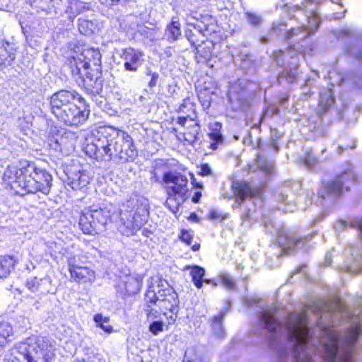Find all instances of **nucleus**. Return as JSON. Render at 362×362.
I'll list each match as a JSON object with an SVG mask.
<instances>
[{
	"label": "nucleus",
	"mask_w": 362,
	"mask_h": 362,
	"mask_svg": "<svg viewBox=\"0 0 362 362\" xmlns=\"http://www.w3.org/2000/svg\"><path fill=\"white\" fill-rule=\"evenodd\" d=\"M221 283L228 290H235L236 285L233 279L228 274H222L220 276Z\"/></svg>",
	"instance_id": "f704fd0d"
},
{
	"label": "nucleus",
	"mask_w": 362,
	"mask_h": 362,
	"mask_svg": "<svg viewBox=\"0 0 362 362\" xmlns=\"http://www.w3.org/2000/svg\"><path fill=\"white\" fill-rule=\"evenodd\" d=\"M232 187L233 189V194L235 197V201L233 207L238 209L247 197H252V192L249 185L243 182H234Z\"/></svg>",
	"instance_id": "6ab92c4d"
},
{
	"label": "nucleus",
	"mask_w": 362,
	"mask_h": 362,
	"mask_svg": "<svg viewBox=\"0 0 362 362\" xmlns=\"http://www.w3.org/2000/svg\"><path fill=\"white\" fill-rule=\"evenodd\" d=\"M244 302H245V304L247 306H252L253 305H255L256 303L255 300L247 299V298L245 299Z\"/></svg>",
	"instance_id": "bf43d9fd"
},
{
	"label": "nucleus",
	"mask_w": 362,
	"mask_h": 362,
	"mask_svg": "<svg viewBox=\"0 0 362 362\" xmlns=\"http://www.w3.org/2000/svg\"><path fill=\"white\" fill-rule=\"evenodd\" d=\"M334 251V249H332V250L329 251L325 257V267H329L332 262V252Z\"/></svg>",
	"instance_id": "09e8293b"
},
{
	"label": "nucleus",
	"mask_w": 362,
	"mask_h": 362,
	"mask_svg": "<svg viewBox=\"0 0 362 362\" xmlns=\"http://www.w3.org/2000/svg\"><path fill=\"white\" fill-rule=\"evenodd\" d=\"M259 167L261 168H262L265 172L268 173H272V171H273V168H274V165H273V163H269L268 164H263L262 163H261L260 161V156H259Z\"/></svg>",
	"instance_id": "a18cd8bd"
},
{
	"label": "nucleus",
	"mask_w": 362,
	"mask_h": 362,
	"mask_svg": "<svg viewBox=\"0 0 362 362\" xmlns=\"http://www.w3.org/2000/svg\"><path fill=\"white\" fill-rule=\"evenodd\" d=\"M350 54L355 58L359 60H362V50H359L357 52H355L354 50H351Z\"/></svg>",
	"instance_id": "5fc2aeb1"
},
{
	"label": "nucleus",
	"mask_w": 362,
	"mask_h": 362,
	"mask_svg": "<svg viewBox=\"0 0 362 362\" xmlns=\"http://www.w3.org/2000/svg\"><path fill=\"white\" fill-rule=\"evenodd\" d=\"M70 8L72 10L76 8V13H81L86 10H89V4L78 0H71Z\"/></svg>",
	"instance_id": "e433bc0d"
},
{
	"label": "nucleus",
	"mask_w": 362,
	"mask_h": 362,
	"mask_svg": "<svg viewBox=\"0 0 362 362\" xmlns=\"http://www.w3.org/2000/svg\"><path fill=\"white\" fill-rule=\"evenodd\" d=\"M187 107V103L185 100L179 107V111L185 112V109Z\"/></svg>",
	"instance_id": "e2e57ef3"
},
{
	"label": "nucleus",
	"mask_w": 362,
	"mask_h": 362,
	"mask_svg": "<svg viewBox=\"0 0 362 362\" xmlns=\"http://www.w3.org/2000/svg\"><path fill=\"white\" fill-rule=\"evenodd\" d=\"M362 294L357 296L356 305L360 307L362 309Z\"/></svg>",
	"instance_id": "680f3d73"
},
{
	"label": "nucleus",
	"mask_w": 362,
	"mask_h": 362,
	"mask_svg": "<svg viewBox=\"0 0 362 362\" xmlns=\"http://www.w3.org/2000/svg\"><path fill=\"white\" fill-rule=\"evenodd\" d=\"M334 99L331 89H325L320 93L318 114L321 116L334 103Z\"/></svg>",
	"instance_id": "a878e982"
},
{
	"label": "nucleus",
	"mask_w": 362,
	"mask_h": 362,
	"mask_svg": "<svg viewBox=\"0 0 362 362\" xmlns=\"http://www.w3.org/2000/svg\"><path fill=\"white\" fill-rule=\"evenodd\" d=\"M81 99L80 95L74 90H61L50 97L49 108L52 113L56 116L59 111L66 109Z\"/></svg>",
	"instance_id": "9b49d317"
},
{
	"label": "nucleus",
	"mask_w": 362,
	"mask_h": 362,
	"mask_svg": "<svg viewBox=\"0 0 362 362\" xmlns=\"http://www.w3.org/2000/svg\"><path fill=\"white\" fill-rule=\"evenodd\" d=\"M115 152L118 153L120 160L127 161L136 156V150L133 145L132 137L125 132L115 128Z\"/></svg>",
	"instance_id": "9d476101"
},
{
	"label": "nucleus",
	"mask_w": 362,
	"mask_h": 362,
	"mask_svg": "<svg viewBox=\"0 0 362 362\" xmlns=\"http://www.w3.org/2000/svg\"><path fill=\"white\" fill-rule=\"evenodd\" d=\"M200 127L197 123L193 124L189 130L184 134L185 140L189 144H193L195 141L199 139Z\"/></svg>",
	"instance_id": "7c9ffc66"
},
{
	"label": "nucleus",
	"mask_w": 362,
	"mask_h": 362,
	"mask_svg": "<svg viewBox=\"0 0 362 362\" xmlns=\"http://www.w3.org/2000/svg\"><path fill=\"white\" fill-rule=\"evenodd\" d=\"M151 177L150 178L151 182H160L159 177L157 175V174H156L155 170H151Z\"/></svg>",
	"instance_id": "864d4df0"
},
{
	"label": "nucleus",
	"mask_w": 362,
	"mask_h": 362,
	"mask_svg": "<svg viewBox=\"0 0 362 362\" xmlns=\"http://www.w3.org/2000/svg\"><path fill=\"white\" fill-rule=\"evenodd\" d=\"M245 16L247 23L253 26H258L262 23L261 16L255 13L245 11Z\"/></svg>",
	"instance_id": "72a5a7b5"
},
{
	"label": "nucleus",
	"mask_w": 362,
	"mask_h": 362,
	"mask_svg": "<svg viewBox=\"0 0 362 362\" xmlns=\"http://www.w3.org/2000/svg\"><path fill=\"white\" fill-rule=\"evenodd\" d=\"M101 54L98 49L86 48L68 59V66L76 83L93 95L103 93L100 69Z\"/></svg>",
	"instance_id": "f257e3e1"
},
{
	"label": "nucleus",
	"mask_w": 362,
	"mask_h": 362,
	"mask_svg": "<svg viewBox=\"0 0 362 362\" xmlns=\"http://www.w3.org/2000/svg\"><path fill=\"white\" fill-rule=\"evenodd\" d=\"M112 141L111 137L108 139L106 136H103L98 139L96 143L93 141L86 143L83 146V151L90 158L98 159L100 157L107 156V160H111L110 146Z\"/></svg>",
	"instance_id": "ddd939ff"
},
{
	"label": "nucleus",
	"mask_w": 362,
	"mask_h": 362,
	"mask_svg": "<svg viewBox=\"0 0 362 362\" xmlns=\"http://www.w3.org/2000/svg\"><path fill=\"white\" fill-rule=\"evenodd\" d=\"M16 262L12 256H0V279L6 277L10 274Z\"/></svg>",
	"instance_id": "bb28decb"
},
{
	"label": "nucleus",
	"mask_w": 362,
	"mask_h": 362,
	"mask_svg": "<svg viewBox=\"0 0 362 362\" xmlns=\"http://www.w3.org/2000/svg\"><path fill=\"white\" fill-rule=\"evenodd\" d=\"M5 362H21L20 360L16 357L14 358H8L7 359H6Z\"/></svg>",
	"instance_id": "0e129e2a"
},
{
	"label": "nucleus",
	"mask_w": 362,
	"mask_h": 362,
	"mask_svg": "<svg viewBox=\"0 0 362 362\" xmlns=\"http://www.w3.org/2000/svg\"><path fill=\"white\" fill-rule=\"evenodd\" d=\"M69 271L71 279L78 282H91L95 279V272L88 267H82L76 263L74 257L68 260Z\"/></svg>",
	"instance_id": "dca6fc26"
},
{
	"label": "nucleus",
	"mask_w": 362,
	"mask_h": 362,
	"mask_svg": "<svg viewBox=\"0 0 362 362\" xmlns=\"http://www.w3.org/2000/svg\"><path fill=\"white\" fill-rule=\"evenodd\" d=\"M165 35L169 41L175 42L181 36L180 23L173 18L172 21L167 25Z\"/></svg>",
	"instance_id": "cd10ccee"
},
{
	"label": "nucleus",
	"mask_w": 362,
	"mask_h": 362,
	"mask_svg": "<svg viewBox=\"0 0 362 362\" xmlns=\"http://www.w3.org/2000/svg\"><path fill=\"white\" fill-rule=\"evenodd\" d=\"M220 217V215L216 211H211L209 214V218L211 220H216Z\"/></svg>",
	"instance_id": "6e6d98bb"
},
{
	"label": "nucleus",
	"mask_w": 362,
	"mask_h": 362,
	"mask_svg": "<svg viewBox=\"0 0 362 362\" xmlns=\"http://www.w3.org/2000/svg\"><path fill=\"white\" fill-rule=\"evenodd\" d=\"M201 18V21H197V23L190 24L193 25L202 37L215 32V21L211 16H202Z\"/></svg>",
	"instance_id": "412c9836"
},
{
	"label": "nucleus",
	"mask_w": 362,
	"mask_h": 362,
	"mask_svg": "<svg viewBox=\"0 0 362 362\" xmlns=\"http://www.w3.org/2000/svg\"><path fill=\"white\" fill-rule=\"evenodd\" d=\"M112 223L111 209H97L94 206L84 209L79 218V226L86 234L93 235L103 231L106 225Z\"/></svg>",
	"instance_id": "423d86ee"
},
{
	"label": "nucleus",
	"mask_w": 362,
	"mask_h": 362,
	"mask_svg": "<svg viewBox=\"0 0 362 362\" xmlns=\"http://www.w3.org/2000/svg\"><path fill=\"white\" fill-rule=\"evenodd\" d=\"M179 238L182 241L189 245L192 243L193 235L189 231L182 230Z\"/></svg>",
	"instance_id": "a19ab883"
},
{
	"label": "nucleus",
	"mask_w": 362,
	"mask_h": 362,
	"mask_svg": "<svg viewBox=\"0 0 362 362\" xmlns=\"http://www.w3.org/2000/svg\"><path fill=\"white\" fill-rule=\"evenodd\" d=\"M66 176L67 185L73 189H78L88 183L87 176L82 172V168L79 165H66L64 169Z\"/></svg>",
	"instance_id": "2eb2a0df"
},
{
	"label": "nucleus",
	"mask_w": 362,
	"mask_h": 362,
	"mask_svg": "<svg viewBox=\"0 0 362 362\" xmlns=\"http://www.w3.org/2000/svg\"><path fill=\"white\" fill-rule=\"evenodd\" d=\"M4 178L16 183L28 193L41 192L47 194L52 186V175L45 170L37 168L35 163L22 161L19 166L9 165Z\"/></svg>",
	"instance_id": "f03ea898"
},
{
	"label": "nucleus",
	"mask_w": 362,
	"mask_h": 362,
	"mask_svg": "<svg viewBox=\"0 0 362 362\" xmlns=\"http://www.w3.org/2000/svg\"><path fill=\"white\" fill-rule=\"evenodd\" d=\"M189 220L193 221V222H195V223H199L200 219L198 217V216L197 215V214L195 213H191L189 216Z\"/></svg>",
	"instance_id": "4d7b16f0"
},
{
	"label": "nucleus",
	"mask_w": 362,
	"mask_h": 362,
	"mask_svg": "<svg viewBox=\"0 0 362 362\" xmlns=\"http://www.w3.org/2000/svg\"><path fill=\"white\" fill-rule=\"evenodd\" d=\"M148 208V202L144 197L127 200L119 209L117 230L124 235H134L147 221Z\"/></svg>",
	"instance_id": "20e7f679"
},
{
	"label": "nucleus",
	"mask_w": 362,
	"mask_h": 362,
	"mask_svg": "<svg viewBox=\"0 0 362 362\" xmlns=\"http://www.w3.org/2000/svg\"><path fill=\"white\" fill-rule=\"evenodd\" d=\"M31 6L35 8L37 12L45 11L49 13L52 9L59 8L62 0H29Z\"/></svg>",
	"instance_id": "393cba45"
},
{
	"label": "nucleus",
	"mask_w": 362,
	"mask_h": 362,
	"mask_svg": "<svg viewBox=\"0 0 362 362\" xmlns=\"http://www.w3.org/2000/svg\"><path fill=\"white\" fill-rule=\"evenodd\" d=\"M249 216H250L249 211H247L246 213L243 214L241 216L242 219H243V221H247V220H248Z\"/></svg>",
	"instance_id": "69168bd1"
},
{
	"label": "nucleus",
	"mask_w": 362,
	"mask_h": 362,
	"mask_svg": "<svg viewBox=\"0 0 362 362\" xmlns=\"http://www.w3.org/2000/svg\"><path fill=\"white\" fill-rule=\"evenodd\" d=\"M89 112L81 110L74 103L66 109L59 111L55 117L66 125H78L85 122L88 117Z\"/></svg>",
	"instance_id": "f8f14e48"
},
{
	"label": "nucleus",
	"mask_w": 362,
	"mask_h": 362,
	"mask_svg": "<svg viewBox=\"0 0 362 362\" xmlns=\"http://www.w3.org/2000/svg\"><path fill=\"white\" fill-rule=\"evenodd\" d=\"M0 66L11 65L16 58V49L13 45L8 42H0Z\"/></svg>",
	"instance_id": "5701e85b"
},
{
	"label": "nucleus",
	"mask_w": 362,
	"mask_h": 362,
	"mask_svg": "<svg viewBox=\"0 0 362 362\" xmlns=\"http://www.w3.org/2000/svg\"><path fill=\"white\" fill-rule=\"evenodd\" d=\"M56 346L52 339L39 336L21 343L18 350L28 362H52L56 356Z\"/></svg>",
	"instance_id": "39448f33"
},
{
	"label": "nucleus",
	"mask_w": 362,
	"mask_h": 362,
	"mask_svg": "<svg viewBox=\"0 0 362 362\" xmlns=\"http://www.w3.org/2000/svg\"><path fill=\"white\" fill-rule=\"evenodd\" d=\"M210 138L213 140V143L211 144V147L214 150L217 148V146L218 144L221 143L223 141L222 135L218 132H213L209 134Z\"/></svg>",
	"instance_id": "ea45409f"
},
{
	"label": "nucleus",
	"mask_w": 362,
	"mask_h": 362,
	"mask_svg": "<svg viewBox=\"0 0 362 362\" xmlns=\"http://www.w3.org/2000/svg\"><path fill=\"white\" fill-rule=\"evenodd\" d=\"M185 270H190V275L192 281L197 288H201L203 286V282L211 284L213 280L204 279L205 275V269L198 265H187L185 267Z\"/></svg>",
	"instance_id": "4be33fe9"
},
{
	"label": "nucleus",
	"mask_w": 362,
	"mask_h": 362,
	"mask_svg": "<svg viewBox=\"0 0 362 362\" xmlns=\"http://www.w3.org/2000/svg\"><path fill=\"white\" fill-rule=\"evenodd\" d=\"M303 162L305 165L308 168H311L317 163V159L315 157L309 154L304 158Z\"/></svg>",
	"instance_id": "37998d69"
},
{
	"label": "nucleus",
	"mask_w": 362,
	"mask_h": 362,
	"mask_svg": "<svg viewBox=\"0 0 362 362\" xmlns=\"http://www.w3.org/2000/svg\"><path fill=\"white\" fill-rule=\"evenodd\" d=\"M200 248L199 244H194L192 246V250L194 252L198 251Z\"/></svg>",
	"instance_id": "774afa93"
},
{
	"label": "nucleus",
	"mask_w": 362,
	"mask_h": 362,
	"mask_svg": "<svg viewBox=\"0 0 362 362\" xmlns=\"http://www.w3.org/2000/svg\"><path fill=\"white\" fill-rule=\"evenodd\" d=\"M274 56L275 57L274 59L276 60V64L278 66H283L284 59H281V57L283 56L281 51H279V52H274Z\"/></svg>",
	"instance_id": "de8ad7c7"
},
{
	"label": "nucleus",
	"mask_w": 362,
	"mask_h": 362,
	"mask_svg": "<svg viewBox=\"0 0 362 362\" xmlns=\"http://www.w3.org/2000/svg\"><path fill=\"white\" fill-rule=\"evenodd\" d=\"M202 197V192L198 191V192H196L194 194V196L192 197V201L197 204L199 202L200 199Z\"/></svg>",
	"instance_id": "603ef678"
},
{
	"label": "nucleus",
	"mask_w": 362,
	"mask_h": 362,
	"mask_svg": "<svg viewBox=\"0 0 362 362\" xmlns=\"http://www.w3.org/2000/svg\"><path fill=\"white\" fill-rule=\"evenodd\" d=\"M278 138L279 136L276 135V134L275 136L272 135L271 139L272 140L269 144V147L271 148L274 152H277L279 150V146L276 140Z\"/></svg>",
	"instance_id": "c03bdc74"
},
{
	"label": "nucleus",
	"mask_w": 362,
	"mask_h": 362,
	"mask_svg": "<svg viewBox=\"0 0 362 362\" xmlns=\"http://www.w3.org/2000/svg\"><path fill=\"white\" fill-rule=\"evenodd\" d=\"M197 50V59H200V60L209 61L211 57V50L210 47L205 46L203 47L201 45H197L195 47Z\"/></svg>",
	"instance_id": "2f4dec72"
},
{
	"label": "nucleus",
	"mask_w": 362,
	"mask_h": 362,
	"mask_svg": "<svg viewBox=\"0 0 362 362\" xmlns=\"http://www.w3.org/2000/svg\"><path fill=\"white\" fill-rule=\"evenodd\" d=\"M163 180L165 184H172V186L167 187V193L168 197L165 202V206L173 213L176 214L179 210L180 204L175 203L172 206L171 203L175 202L173 197L174 195L178 194L184 197L187 192L188 180L185 176L180 173L167 172L164 173Z\"/></svg>",
	"instance_id": "6e6552de"
},
{
	"label": "nucleus",
	"mask_w": 362,
	"mask_h": 362,
	"mask_svg": "<svg viewBox=\"0 0 362 362\" xmlns=\"http://www.w3.org/2000/svg\"><path fill=\"white\" fill-rule=\"evenodd\" d=\"M200 175L207 176L211 174V169L207 163L203 164L200 168Z\"/></svg>",
	"instance_id": "49530a36"
},
{
	"label": "nucleus",
	"mask_w": 362,
	"mask_h": 362,
	"mask_svg": "<svg viewBox=\"0 0 362 362\" xmlns=\"http://www.w3.org/2000/svg\"><path fill=\"white\" fill-rule=\"evenodd\" d=\"M301 188V183L299 181H286L282 187L280 193L276 198L279 204V209L284 212H292L295 205L291 199H288V191L293 194L298 193Z\"/></svg>",
	"instance_id": "4468645a"
},
{
	"label": "nucleus",
	"mask_w": 362,
	"mask_h": 362,
	"mask_svg": "<svg viewBox=\"0 0 362 362\" xmlns=\"http://www.w3.org/2000/svg\"><path fill=\"white\" fill-rule=\"evenodd\" d=\"M25 286L32 293L45 295L51 292V279L48 277H30L27 279Z\"/></svg>",
	"instance_id": "f3484780"
},
{
	"label": "nucleus",
	"mask_w": 362,
	"mask_h": 362,
	"mask_svg": "<svg viewBox=\"0 0 362 362\" xmlns=\"http://www.w3.org/2000/svg\"><path fill=\"white\" fill-rule=\"evenodd\" d=\"M158 76H159L158 74H157V73L152 74L151 79L148 83L150 87H155L156 86Z\"/></svg>",
	"instance_id": "8fccbe9b"
},
{
	"label": "nucleus",
	"mask_w": 362,
	"mask_h": 362,
	"mask_svg": "<svg viewBox=\"0 0 362 362\" xmlns=\"http://www.w3.org/2000/svg\"><path fill=\"white\" fill-rule=\"evenodd\" d=\"M175 53V50L171 47H168L164 49L163 54L167 58H170Z\"/></svg>",
	"instance_id": "3c124183"
},
{
	"label": "nucleus",
	"mask_w": 362,
	"mask_h": 362,
	"mask_svg": "<svg viewBox=\"0 0 362 362\" xmlns=\"http://www.w3.org/2000/svg\"><path fill=\"white\" fill-rule=\"evenodd\" d=\"M278 243L284 254L290 255L302 248L306 251L309 246L308 237L298 238L296 235L284 228L277 230Z\"/></svg>",
	"instance_id": "1a4fd4ad"
},
{
	"label": "nucleus",
	"mask_w": 362,
	"mask_h": 362,
	"mask_svg": "<svg viewBox=\"0 0 362 362\" xmlns=\"http://www.w3.org/2000/svg\"><path fill=\"white\" fill-rule=\"evenodd\" d=\"M163 322L162 321H154L149 326V331L154 335H157L163 331Z\"/></svg>",
	"instance_id": "58836bf2"
},
{
	"label": "nucleus",
	"mask_w": 362,
	"mask_h": 362,
	"mask_svg": "<svg viewBox=\"0 0 362 362\" xmlns=\"http://www.w3.org/2000/svg\"><path fill=\"white\" fill-rule=\"evenodd\" d=\"M94 320L96 322L98 326H100L105 332L107 333H111L112 331V328L111 326H106L105 323H106L108 320L107 318L102 316V315L97 314L94 317Z\"/></svg>",
	"instance_id": "c9c22d12"
},
{
	"label": "nucleus",
	"mask_w": 362,
	"mask_h": 362,
	"mask_svg": "<svg viewBox=\"0 0 362 362\" xmlns=\"http://www.w3.org/2000/svg\"><path fill=\"white\" fill-rule=\"evenodd\" d=\"M355 180L356 181V178L352 165L348 163L341 174L322 184L318 194L324 201L329 199L331 202H334L343 193L344 189H348L347 184Z\"/></svg>",
	"instance_id": "0eeeda50"
},
{
	"label": "nucleus",
	"mask_w": 362,
	"mask_h": 362,
	"mask_svg": "<svg viewBox=\"0 0 362 362\" xmlns=\"http://www.w3.org/2000/svg\"><path fill=\"white\" fill-rule=\"evenodd\" d=\"M229 310L230 305L228 303L223 309H221L218 315L214 316L211 321V327L212 329L213 334L218 338L222 339L225 336L223 321L226 314L229 311Z\"/></svg>",
	"instance_id": "aec40b11"
},
{
	"label": "nucleus",
	"mask_w": 362,
	"mask_h": 362,
	"mask_svg": "<svg viewBox=\"0 0 362 362\" xmlns=\"http://www.w3.org/2000/svg\"><path fill=\"white\" fill-rule=\"evenodd\" d=\"M146 311L147 312V317H148V319L149 320L151 316L153 315V309H146Z\"/></svg>",
	"instance_id": "338daca9"
},
{
	"label": "nucleus",
	"mask_w": 362,
	"mask_h": 362,
	"mask_svg": "<svg viewBox=\"0 0 362 362\" xmlns=\"http://www.w3.org/2000/svg\"><path fill=\"white\" fill-rule=\"evenodd\" d=\"M310 24H313L315 26V29L316 30L319 26V23L315 16H313L310 21Z\"/></svg>",
	"instance_id": "13d9d810"
},
{
	"label": "nucleus",
	"mask_w": 362,
	"mask_h": 362,
	"mask_svg": "<svg viewBox=\"0 0 362 362\" xmlns=\"http://www.w3.org/2000/svg\"><path fill=\"white\" fill-rule=\"evenodd\" d=\"M187 120L186 117H179L177 119V123L182 126H184Z\"/></svg>",
	"instance_id": "052dcab7"
},
{
	"label": "nucleus",
	"mask_w": 362,
	"mask_h": 362,
	"mask_svg": "<svg viewBox=\"0 0 362 362\" xmlns=\"http://www.w3.org/2000/svg\"><path fill=\"white\" fill-rule=\"evenodd\" d=\"M185 36L192 45L194 47L197 46V42H201L203 43L204 41V37L201 40L198 39L196 33L191 30H187L185 31Z\"/></svg>",
	"instance_id": "4c0bfd02"
},
{
	"label": "nucleus",
	"mask_w": 362,
	"mask_h": 362,
	"mask_svg": "<svg viewBox=\"0 0 362 362\" xmlns=\"http://www.w3.org/2000/svg\"><path fill=\"white\" fill-rule=\"evenodd\" d=\"M148 288L145 294V300L148 308L152 305H157L161 310H168L171 315L169 318L175 321L179 310L178 295L168 282L160 277H151L148 280Z\"/></svg>",
	"instance_id": "7ed1b4c3"
},
{
	"label": "nucleus",
	"mask_w": 362,
	"mask_h": 362,
	"mask_svg": "<svg viewBox=\"0 0 362 362\" xmlns=\"http://www.w3.org/2000/svg\"><path fill=\"white\" fill-rule=\"evenodd\" d=\"M13 335V328L8 322H0V346H3L9 341Z\"/></svg>",
	"instance_id": "c756f323"
},
{
	"label": "nucleus",
	"mask_w": 362,
	"mask_h": 362,
	"mask_svg": "<svg viewBox=\"0 0 362 362\" xmlns=\"http://www.w3.org/2000/svg\"><path fill=\"white\" fill-rule=\"evenodd\" d=\"M121 58L124 61V66L126 70L136 71L140 65V57L142 54L132 48L122 49L119 53Z\"/></svg>",
	"instance_id": "a211bd4d"
},
{
	"label": "nucleus",
	"mask_w": 362,
	"mask_h": 362,
	"mask_svg": "<svg viewBox=\"0 0 362 362\" xmlns=\"http://www.w3.org/2000/svg\"><path fill=\"white\" fill-rule=\"evenodd\" d=\"M309 26L310 28L303 25L301 27L291 28L285 33V38H296L297 40H304L314 34L312 25H310Z\"/></svg>",
	"instance_id": "b1692460"
},
{
	"label": "nucleus",
	"mask_w": 362,
	"mask_h": 362,
	"mask_svg": "<svg viewBox=\"0 0 362 362\" xmlns=\"http://www.w3.org/2000/svg\"><path fill=\"white\" fill-rule=\"evenodd\" d=\"M96 24L93 21L82 18L78 20V28L79 32L86 36L91 35L96 30Z\"/></svg>",
	"instance_id": "c85d7f7f"
},
{
	"label": "nucleus",
	"mask_w": 362,
	"mask_h": 362,
	"mask_svg": "<svg viewBox=\"0 0 362 362\" xmlns=\"http://www.w3.org/2000/svg\"><path fill=\"white\" fill-rule=\"evenodd\" d=\"M346 80H350L358 88H362V76L353 75L351 77L347 76Z\"/></svg>",
	"instance_id": "79ce46f5"
},
{
	"label": "nucleus",
	"mask_w": 362,
	"mask_h": 362,
	"mask_svg": "<svg viewBox=\"0 0 362 362\" xmlns=\"http://www.w3.org/2000/svg\"><path fill=\"white\" fill-rule=\"evenodd\" d=\"M182 362H202V359L195 350L191 348L185 351Z\"/></svg>",
	"instance_id": "473e14b6"
}]
</instances>
